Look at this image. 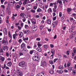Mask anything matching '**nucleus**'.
Returning a JSON list of instances; mask_svg holds the SVG:
<instances>
[{
	"label": "nucleus",
	"instance_id": "obj_10",
	"mask_svg": "<svg viewBox=\"0 0 76 76\" xmlns=\"http://www.w3.org/2000/svg\"><path fill=\"white\" fill-rule=\"evenodd\" d=\"M2 44H8V42H7V41L4 39L2 40Z\"/></svg>",
	"mask_w": 76,
	"mask_h": 76
},
{
	"label": "nucleus",
	"instance_id": "obj_53",
	"mask_svg": "<svg viewBox=\"0 0 76 76\" xmlns=\"http://www.w3.org/2000/svg\"><path fill=\"white\" fill-rule=\"evenodd\" d=\"M56 18H57V17L55 16L53 18V20H55L56 19Z\"/></svg>",
	"mask_w": 76,
	"mask_h": 76
},
{
	"label": "nucleus",
	"instance_id": "obj_33",
	"mask_svg": "<svg viewBox=\"0 0 76 76\" xmlns=\"http://www.w3.org/2000/svg\"><path fill=\"white\" fill-rule=\"evenodd\" d=\"M47 23L48 24H51V20H47Z\"/></svg>",
	"mask_w": 76,
	"mask_h": 76
},
{
	"label": "nucleus",
	"instance_id": "obj_38",
	"mask_svg": "<svg viewBox=\"0 0 76 76\" xmlns=\"http://www.w3.org/2000/svg\"><path fill=\"white\" fill-rule=\"evenodd\" d=\"M5 50L6 49V51H8V50H9V47H7V46H5Z\"/></svg>",
	"mask_w": 76,
	"mask_h": 76
},
{
	"label": "nucleus",
	"instance_id": "obj_7",
	"mask_svg": "<svg viewBox=\"0 0 76 76\" xmlns=\"http://www.w3.org/2000/svg\"><path fill=\"white\" fill-rule=\"evenodd\" d=\"M18 35H19L20 37V38H21V37H23V33L22 32L20 31L18 33Z\"/></svg>",
	"mask_w": 76,
	"mask_h": 76
},
{
	"label": "nucleus",
	"instance_id": "obj_63",
	"mask_svg": "<svg viewBox=\"0 0 76 76\" xmlns=\"http://www.w3.org/2000/svg\"><path fill=\"white\" fill-rule=\"evenodd\" d=\"M59 16L60 17H61V16H62V13H61V12H59Z\"/></svg>",
	"mask_w": 76,
	"mask_h": 76
},
{
	"label": "nucleus",
	"instance_id": "obj_56",
	"mask_svg": "<svg viewBox=\"0 0 76 76\" xmlns=\"http://www.w3.org/2000/svg\"><path fill=\"white\" fill-rule=\"evenodd\" d=\"M24 18H23V19H22L23 21V22H25V21H26V19L25 18V17H24Z\"/></svg>",
	"mask_w": 76,
	"mask_h": 76
},
{
	"label": "nucleus",
	"instance_id": "obj_64",
	"mask_svg": "<svg viewBox=\"0 0 76 76\" xmlns=\"http://www.w3.org/2000/svg\"><path fill=\"white\" fill-rule=\"evenodd\" d=\"M16 26H18V25H19V23H17L16 24H15Z\"/></svg>",
	"mask_w": 76,
	"mask_h": 76
},
{
	"label": "nucleus",
	"instance_id": "obj_4",
	"mask_svg": "<svg viewBox=\"0 0 76 76\" xmlns=\"http://www.w3.org/2000/svg\"><path fill=\"white\" fill-rule=\"evenodd\" d=\"M37 26H34L32 28V30L34 32H35L37 30Z\"/></svg>",
	"mask_w": 76,
	"mask_h": 76
},
{
	"label": "nucleus",
	"instance_id": "obj_51",
	"mask_svg": "<svg viewBox=\"0 0 76 76\" xmlns=\"http://www.w3.org/2000/svg\"><path fill=\"white\" fill-rule=\"evenodd\" d=\"M14 75H16V70H14Z\"/></svg>",
	"mask_w": 76,
	"mask_h": 76
},
{
	"label": "nucleus",
	"instance_id": "obj_12",
	"mask_svg": "<svg viewBox=\"0 0 76 76\" xmlns=\"http://www.w3.org/2000/svg\"><path fill=\"white\" fill-rule=\"evenodd\" d=\"M7 65L9 67H10L12 66V62L9 61L7 64Z\"/></svg>",
	"mask_w": 76,
	"mask_h": 76
},
{
	"label": "nucleus",
	"instance_id": "obj_20",
	"mask_svg": "<svg viewBox=\"0 0 76 76\" xmlns=\"http://www.w3.org/2000/svg\"><path fill=\"white\" fill-rule=\"evenodd\" d=\"M57 23H58V20H57L53 22L52 23V24L55 25H56L57 24Z\"/></svg>",
	"mask_w": 76,
	"mask_h": 76
},
{
	"label": "nucleus",
	"instance_id": "obj_30",
	"mask_svg": "<svg viewBox=\"0 0 76 76\" xmlns=\"http://www.w3.org/2000/svg\"><path fill=\"white\" fill-rule=\"evenodd\" d=\"M15 3H16V2H15V1H14V0H13V3H12V4H11V7H13L14 6V4H15Z\"/></svg>",
	"mask_w": 76,
	"mask_h": 76
},
{
	"label": "nucleus",
	"instance_id": "obj_58",
	"mask_svg": "<svg viewBox=\"0 0 76 76\" xmlns=\"http://www.w3.org/2000/svg\"><path fill=\"white\" fill-rule=\"evenodd\" d=\"M70 65V63H68L67 64V67H69Z\"/></svg>",
	"mask_w": 76,
	"mask_h": 76
},
{
	"label": "nucleus",
	"instance_id": "obj_24",
	"mask_svg": "<svg viewBox=\"0 0 76 76\" xmlns=\"http://www.w3.org/2000/svg\"><path fill=\"white\" fill-rule=\"evenodd\" d=\"M42 10H41L40 8H38L37 10V12H42Z\"/></svg>",
	"mask_w": 76,
	"mask_h": 76
},
{
	"label": "nucleus",
	"instance_id": "obj_25",
	"mask_svg": "<svg viewBox=\"0 0 76 76\" xmlns=\"http://www.w3.org/2000/svg\"><path fill=\"white\" fill-rule=\"evenodd\" d=\"M28 1H29V0H25V1L23 3V4H24L25 5V4H27L26 2H27Z\"/></svg>",
	"mask_w": 76,
	"mask_h": 76
},
{
	"label": "nucleus",
	"instance_id": "obj_22",
	"mask_svg": "<svg viewBox=\"0 0 76 76\" xmlns=\"http://www.w3.org/2000/svg\"><path fill=\"white\" fill-rule=\"evenodd\" d=\"M52 12V10L51 8H49L48 10V12L49 13Z\"/></svg>",
	"mask_w": 76,
	"mask_h": 76
},
{
	"label": "nucleus",
	"instance_id": "obj_11",
	"mask_svg": "<svg viewBox=\"0 0 76 76\" xmlns=\"http://www.w3.org/2000/svg\"><path fill=\"white\" fill-rule=\"evenodd\" d=\"M31 22L33 24L35 25L36 24V20H31Z\"/></svg>",
	"mask_w": 76,
	"mask_h": 76
},
{
	"label": "nucleus",
	"instance_id": "obj_42",
	"mask_svg": "<svg viewBox=\"0 0 76 76\" xmlns=\"http://www.w3.org/2000/svg\"><path fill=\"white\" fill-rule=\"evenodd\" d=\"M25 29H28V25H25Z\"/></svg>",
	"mask_w": 76,
	"mask_h": 76
},
{
	"label": "nucleus",
	"instance_id": "obj_17",
	"mask_svg": "<svg viewBox=\"0 0 76 76\" xmlns=\"http://www.w3.org/2000/svg\"><path fill=\"white\" fill-rule=\"evenodd\" d=\"M56 72H58V73H59V74H60L63 73V71L62 70H57L56 71Z\"/></svg>",
	"mask_w": 76,
	"mask_h": 76
},
{
	"label": "nucleus",
	"instance_id": "obj_40",
	"mask_svg": "<svg viewBox=\"0 0 76 76\" xmlns=\"http://www.w3.org/2000/svg\"><path fill=\"white\" fill-rule=\"evenodd\" d=\"M54 55L52 54L51 55V56L50 57V59H53V56H54Z\"/></svg>",
	"mask_w": 76,
	"mask_h": 76
},
{
	"label": "nucleus",
	"instance_id": "obj_27",
	"mask_svg": "<svg viewBox=\"0 0 76 76\" xmlns=\"http://www.w3.org/2000/svg\"><path fill=\"white\" fill-rule=\"evenodd\" d=\"M3 51L2 49L0 51V55L1 56L3 55Z\"/></svg>",
	"mask_w": 76,
	"mask_h": 76
},
{
	"label": "nucleus",
	"instance_id": "obj_46",
	"mask_svg": "<svg viewBox=\"0 0 76 76\" xmlns=\"http://www.w3.org/2000/svg\"><path fill=\"white\" fill-rule=\"evenodd\" d=\"M54 9H57V5L56 4H54Z\"/></svg>",
	"mask_w": 76,
	"mask_h": 76
},
{
	"label": "nucleus",
	"instance_id": "obj_32",
	"mask_svg": "<svg viewBox=\"0 0 76 76\" xmlns=\"http://www.w3.org/2000/svg\"><path fill=\"white\" fill-rule=\"evenodd\" d=\"M49 62L50 64H54V62H53V61L52 60L50 61Z\"/></svg>",
	"mask_w": 76,
	"mask_h": 76
},
{
	"label": "nucleus",
	"instance_id": "obj_50",
	"mask_svg": "<svg viewBox=\"0 0 76 76\" xmlns=\"http://www.w3.org/2000/svg\"><path fill=\"white\" fill-rule=\"evenodd\" d=\"M70 53V52L69 50H67L66 51V54L67 55H69V54Z\"/></svg>",
	"mask_w": 76,
	"mask_h": 76
},
{
	"label": "nucleus",
	"instance_id": "obj_26",
	"mask_svg": "<svg viewBox=\"0 0 76 76\" xmlns=\"http://www.w3.org/2000/svg\"><path fill=\"white\" fill-rule=\"evenodd\" d=\"M59 69L62 70V69H64V67H63V66H60L59 67Z\"/></svg>",
	"mask_w": 76,
	"mask_h": 76
},
{
	"label": "nucleus",
	"instance_id": "obj_35",
	"mask_svg": "<svg viewBox=\"0 0 76 76\" xmlns=\"http://www.w3.org/2000/svg\"><path fill=\"white\" fill-rule=\"evenodd\" d=\"M16 34H14L13 35V38L14 39H16Z\"/></svg>",
	"mask_w": 76,
	"mask_h": 76
},
{
	"label": "nucleus",
	"instance_id": "obj_31",
	"mask_svg": "<svg viewBox=\"0 0 76 76\" xmlns=\"http://www.w3.org/2000/svg\"><path fill=\"white\" fill-rule=\"evenodd\" d=\"M13 0H11V1L10 2L9 4L10 5L11 7V4H13Z\"/></svg>",
	"mask_w": 76,
	"mask_h": 76
},
{
	"label": "nucleus",
	"instance_id": "obj_2",
	"mask_svg": "<svg viewBox=\"0 0 76 76\" xmlns=\"http://www.w3.org/2000/svg\"><path fill=\"white\" fill-rule=\"evenodd\" d=\"M32 59L34 61H35L37 62H39V58L38 57V56H33Z\"/></svg>",
	"mask_w": 76,
	"mask_h": 76
},
{
	"label": "nucleus",
	"instance_id": "obj_54",
	"mask_svg": "<svg viewBox=\"0 0 76 76\" xmlns=\"http://www.w3.org/2000/svg\"><path fill=\"white\" fill-rule=\"evenodd\" d=\"M19 4H20V5H21V4H22V1H19Z\"/></svg>",
	"mask_w": 76,
	"mask_h": 76
},
{
	"label": "nucleus",
	"instance_id": "obj_61",
	"mask_svg": "<svg viewBox=\"0 0 76 76\" xmlns=\"http://www.w3.org/2000/svg\"><path fill=\"white\" fill-rule=\"evenodd\" d=\"M1 7L3 9H4L5 8V7L4 5H1Z\"/></svg>",
	"mask_w": 76,
	"mask_h": 76
},
{
	"label": "nucleus",
	"instance_id": "obj_28",
	"mask_svg": "<svg viewBox=\"0 0 76 76\" xmlns=\"http://www.w3.org/2000/svg\"><path fill=\"white\" fill-rule=\"evenodd\" d=\"M43 47L45 48H46V49L48 48V45H44Z\"/></svg>",
	"mask_w": 76,
	"mask_h": 76
},
{
	"label": "nucleus",
	"instance_id": "obj_29",
	"mask_svg": "<svg viewBox=\"0 0 76 76\" xmlns=\"http://www.w3.org/2000/svg\"><path fill=\"white\" fill-rule=\"evenodd\" d=\"M49 73L50 74H53V73H54V71L52 70H50L49 71Z\"/></svg>",
	"mask_w": 76,
	"mask_h": 76
},
{
	"label": "nucleus",
	"instance_id": "obj_9",
	"mask_svg": "<svg viewBox=\"0 0 76 76\" xmlns=\"http://www.w3.org/2000/svg\"><path fill=\"white\" fill-rule=\"evenodd\" d=\"M57 3H59L60 5L62 6L63 5V4L62 3V1L60 0H58L57 1Z\"/></svg>",
	"mask_w": 76,
	"mask_h": 76
},
{
	"label": "nucleus",
	"instance_id": "obj_60",
	"mask_svg": "<svg viewBox=\"0 0 76 76\" xmlns=\"http://www.w3.org/2000/svg\"><path fill=\"white\" fill-rule=\"evenodd\" d=\"M36 39L37 41H40V40H41V39L40 38H37Z\"/></svg>",
	"mask_w": 76,
	"mask_h": 76
},
{
	"label": "nucleus",
	"instance_id": "obj_41",
	"mask_svg": "<svg viewBox=\"0 0 76 76\" xmlns=\"http://www.w3.org/2000/svg\"><path fill=\"white\" fill-rule=\"evenodd\" d=\"M70 11H71V9H70L69 8L67 9V12H70Z\"/></svg>",
	"mask_w": 76,
	"mask_h": 76
},
{
	"label": "nucleus",
	"instance_id": "obj_57",
	"mask_svg": "<svg viewBox=\"0 0 76 76\" xmlns=\"http://www.w3.org/2000/svg\"><path fill=\"white\" fill-rule=\"evenodd\" d=\"M38 51L39 52H41V51H42V50H41V49L40 48L38 49Z\"/></svg>",
	"mask_w": 76,
	"mask_h": 76
},
{
	"label": "nucleus",
	"instance_id": "obj_15",
	"mask_svg": "<svg viewBox=\"0 0 76 76\" xmlns=\"http://www.w3.org/2000/svg\"><path fill=\"white\" fill-rule=\"evenodd\" d=\"M8 34L9 37L11 39H12V36L11 35V34H10V31H8Z\"/></svg>",
	"mask_w": 76,
	"mask_h": 76
},
{
	"label": "nucleus",
	"instance_id": "obj_5",
	"mask_svg": "<svg viewBox=\"0 0 76 76\" xmlns=\"http://www.w3.org/2000/svg\"><path fill=\"white\" fill-rule=\"evenodd\" d=\"M47 64V63L45 61H42L41 63V66H42V67H44L45 66H46Z\"/></svg>",
	"mask_w": 76,
	"mask_h": 76
},
{
	"label": "nucleus",
	"instance_id": "obj_45",
	"mask_svg": "<svg viewBox=\"0 0 76 76\" xmlns=\"http://www.w3.org/2000/svg\"><path fill=\"white\" fill-rule=\"evenodd\" d=\"M24 15L25 14H24V13L23 12L21 13L20 14L21 16H24Z\"/></svg>",
	"mask_w": 76,
	"mask_h": 76
},
{
	"label": "nucleus",
	"instance_id": "obj_37",
	"mask_svg": "<svg viewBox=\"0 0 76 76\" xmlns=\"http://www.w3.org/2000/svg\"><path fill=\"white\" fill-rule=\"evenodd\" d=\"M37 75V76H44V75H42L41 73L38 74Z\"/></svg>",
	"mask_w": 76,
	"mask_h": 76
},
{
	"label": "nucleus",
	"instance_id": "obj_3",
	"mask_svg": "<svg viewBox=\"0 0 76 76\" xmlns=\"http://www.w3.org/2000/svg\"><path fill=\"white\" fill-rule=\"evenodd\" d=\"M17 73H18V76H22V71L19 69H18L16 70Z\"/></svg>",
	"mask_w": 76,
	"mask_h": 76
},
{
	"label": "nucleus",
	"instance_id": "obj_49",
	"mask_svg": "<svg viewBox=\"0 0 76 76\" xmlns=\"http://www.w3.org/2000/svg\"><path fill=\"white\" fill-rule=\"evenodd\" d=\"M38 46V47H41L42 45L39 43H38L37 44Z\"/></svg>",
	"mask_w": 76,
	"mask_h": 76
},
{
	"label": "nucleus",
	"instance_id": "obj_36",
	"mask_svg": "<svg viewBox=\"0 0 76 76\" xmlns=\"http://www.w3.org/2000/svg\"><path fill=\"white\" fill-rule=\"evenodd\" d=\"M44 28V26H40V27H39V28L40 29V30L41 31V30H42V28Z\"/></svg>",
	"mask_w": 76,
	"mask_h": 76
},
{
	"label": "nucleus",
	"instance_id": "obj_44",
	"mask_svg": "<svg viewBox=\"0 0 76 76\" xmlns=\"http://www.w3.org/2000/svg\"><path fill=\"white\" fill-rule=\"evenodd\" d=\"M57 60H58V58H57L53 60L54 63H55L56 61H57Z\"/></svg>",
	"mask_w": 76,
	"mask_h": 76
},
{
	"label": "nucleus",
	"instance_id": "obj_55",
	"mask_svg": "<svg viewBox=\"0 0 76 76\" xmlns=\"http://www.w3.org/2000/svg\"><path fill=\"white\" fill-rule=\"evenodd\" d=\"M2 50H4V51H5V46H3L2 47Z\"/></svg>",
	"mask_w": 76,
	"mask_h": 76
},
{
	"label": "nucleus",
	"instance_id": "obj_59",
	"mask_svg": "<svg viewBox=\"0 0 76 76\" xmlns=\"http://www.w3.org/2000/svg\"><path fill=\"white\" fill-rule=\"evenodd\" d=\"M19 55L20 56H23V53H21V52H20L19 53Z\"/></svg>",
	"mask_w": 76,
	"mask_h": 76
},
{
	"label": "nucleus",
	"instance_id": "obj_47",
	"mask_svg": "<svg viewBox=\"0 0 76 76\" xmlns=\"http://www.w3.org/2000/svg\"><path fill=\"white\" fill-rule=\"evenodd\" d=\"M18 42L19 43H21L22 42V40L21 39H20L18 40Z\"/></svg>",
	"mask_w": 76,
	"mask_h": 76
},
{
	"label": "nucleus",
	"instance_id": "obj_1",
	"mask_svg": "<svg viewBox=\"0 0 76 76\" xmlns=\"http://www.w3.org/2000/svg\"><path fill=\"white\" fill-rule=\"evenodd\" d=\"M26 63L24 61H21L18 64V66L23 67L24 69H26Z\"/></svg>",
	"mask_w": 76,
	"mask_h": 76
},
{
	"label": "nucleus",
	"instance_id": "obj_14",
	"mask_svg": "<svg viewBox=\"0 0 76 76\" xmlns=\"http://www.w3.org/2000/svg\"><path fill=\"white\" fill-rule=\"evenodd\" d=\"M25 46H26V45L24 43H23L21 45V48H24V47L25 48Z\"/></svg>",
	"mask_w": 76,
	"mask_h": 76
},
{
	"label": "nucleus",
	"instance_id": "obj_16",
	"mask_svg": "<svg viewBox=\"0 0 76 76\" xmlns=\"http://www.w3.org/2000/svg\"><path fill=\"white\" fill-rule=\"evenodd\" d=\"M51 52L52 54L54 55V54H55V50L54 49L51 50Z\"/></svg>",
	"mask_w": 76,
	"mask_h": 76
},
{
	"label": "nucleus",
	"instance_id": "obj_19",
	"mask_svg": "<svg viewBox=\"0 0 76 76\" xmlns=\"http://www.w3.org/2000/svg\"><path fill=\"white\" fill-rule=\"evenodd\" d=\"M23 53H24V54H26V53H27V50H26V49L23 48Z\"/></svg>",
	"mask_w": 76,
	"mask_h": 76
},
{
	"label": "nucleus",
	"instance_id": "obj_8",
	"mask_svg": "<svg viewBox=\"0 0 76 76\" xmlns=\"http://www.w3.org/2000/svg\"><path fill=\"white\" fill-rule=\"evenodd\" d=\"M23 41H24L25 42H26V43H27V42L25 40H26V41H28V37H26L25 38L24 37H23Z\"/></svg>",
	"mask_w": 76,
	"mask_h": 76
},
{
	"label": "nucleus",
	"instance_id": "obj_52",
	"mask_svg": "<svg viewBox=\"0 0 76 76\" xmlns=\"http://www.w3.org/2000/svg\"><path fill=\"white\" fill-rule=\"evenodd\" d=\"M15 58L14 61L15 62H16V58H17V56H15Z\"/></svg>",
	"mask_w": 76,
	"mask_h": 76
},
{
	"label": "nucleus",
	"instance_id": "obj_48",
	"mask_svg": "<svg viewBox=\"0 0 76 76\" xmlns=\"http://www.w3.org/2000/svg\"><path fill=\"white\" fill-rule=\"evenodd\" d=\"M72 67H69V66L68 67V70H72Z\"/></svg>",
	"mask_w": 76,
	"mask_h": 76
},
{
	"label": "nucleus",
	"instance_id": "obj_21",
	"mask_svg": "<svg viewBox=\"0 0 76 76\" xmlns=\"http://www.w3.org/2000/svg\"><path fill=\"white\" fill-rule=\"evenodd\" d=\"M4 59H5V58H4V57L0 56V60H1L2 61H3L4 60Z\"/></svg>",
	"mask_w": 76,
	"mask_h": 76
},
{
	"label": "nucleus",
	"instance_id": "obj_34",
	"mask_svg": "<svg viewBox=\"0 0 76 76\" xmlns=\"http://www.w3.org/2000/svg\"><path fill=\"white\" fill-rule=\"evenodd\" d=\"M69 32H70V33H71L73 32V30H72V28L69 29Z\"/></svg>",
	"mask_w": 76,
	"mask_h": 76
},
{
	"label": "nucleus",
	"instance_id": "obj_39",
	"mask_svg": "<svg viewBox=\"0 0 76 76\" xmlns=\"http://www.w3.org/2000/svg\"><path fill=\"white\" fill-rule=\"evenodd\" d=\"M31 12L32 13H35V10H34L33 9H32L31 10Z\"/></svg>",
	"mask_w": 76,
	"mask_h": 76
},
{
	"label": "nucleus",
	"instance_id": "obj_13",
	"mask_svg": "<svg viewBox=\"0 0 76 76\" xmlns=\"http://www.w3.org/2000/svg\"><path fill=\"white\" fill-rule=\"evenodd\" d=\"M35 53V50H30V54H32L33 53Z\"/></svg>",
	"mask_w": 76,
	"mask_h": 76
},
{
	"label": "nucleus",
	"instance_id": "obj_62",
	"mask_svg": "<svg viewBox=\"0 0 76 76\" xmlns=\"http://www.w3.org/2000/svg\"><path fill=\"white\" fill-rule=\"evenodd\" d=\"M36 18H40L39 15H36Z\"/></svg>",
	"mask_w": 76,
	"mask_h": 76
},
{
	"label": "nucleus",
	"instance_id": "obj_18",
	"mask_svg": "<svg viewBox=\"0 0 76 76\" xmlns=\"http://www.w3.org/2000/svg\"><path fill=\"white\" fill-rule=\"evenodd\" d=\"M5 14V12L3 11H2L1 12V16H4V14Z\"/></svg>",
	"mask_w": 76,
	"mask_h": 76
},
{
	"label": "nucleus",
	"instance_id": "obj_6",
	"mask_svg": "<svg viewBox=\"0 0 76 76\" xmlns=\"http://www.w3.org/2000/svg\"><path fill=\"white\" fill-rule=\"evenodd\" d=\"M76 34L75 32H73L72 34H71V35H70L69 37L71 39H73L74 37H75V34Z\"/></svg>",
	"mask_w": 76,
	"mask_h": 76
},
{
	"label": "nucleus",
	"instance_id": "obj_43",
	"mask_svg": "<svg viewBox=\"0 0 76 76\" xmlns=\"http://www.w3.org/2000/svg\"><path fill=\"white\" fill-rule=\"evenodd\" d=\"M55 4V3H50V6H53V4Z\"/></svg>",
	"mask_w": 76,
	"mask_h": 76
},
{
	"label": "nucleus",
	"instance_id": "obj_23",
	"mask_svg": "<svg viewBox=\"0 0 76 76\" xmlns=\"http://www.w3.org/2000/svg\"><path fill=\"white\" fill-rule=\"evenodd\" d=\"M75 25H72L71 26V29H72V30H74V29H75Z\"/></svg>",
	"mask_w": 76,
	"mask_h": 76
}]
</instances>
